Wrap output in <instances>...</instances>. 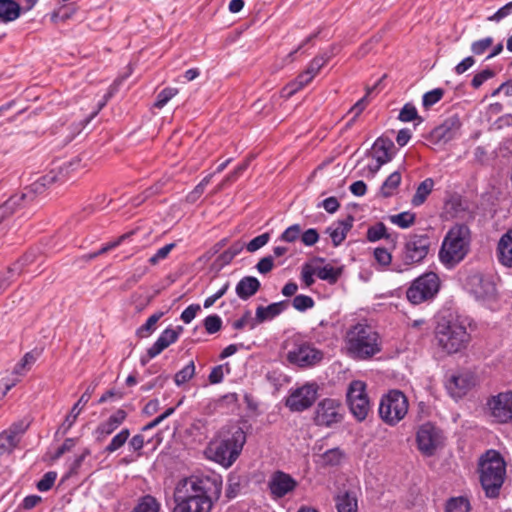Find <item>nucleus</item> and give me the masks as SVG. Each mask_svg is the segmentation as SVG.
Listing matches in <instances>:
<instances>
[{
  "label": "nucleus",
  "instance_id": "1",
  "mask_svg": "<svg viewBox=\"0 0 512 512\" xmlns=\"http://www.w3.org/2000/svg\"><path fill=\"white\" fill-rule=\"evenodd\" d=\"M222 491L220 475L192 476L181 480L174 491L172 512H211Z\"/></svg>",
  "mask_w": 512,
  "mask_h": 512
},
{
  "label": "nucleus",
  "instance_id": "2",
  "mask_svg": "<svg viewBox=\"0 0 512 512\" xmlns=\"http://www.w3.org/2000/svg\"><path fill=\"white\" fill-rule=\"evenodd\" d=\"M436 346L446 355L461 353L471 342L465 320L460 317H442L434 329Z\"/></svg>",
  "mask_w": 512,
  "mask_h": 512
},
{
  "label": "nucleus",
  "instance_id": "3",
  "mask_svg": "<svg viewBox=\"0 0 512 512\" xmlns=\"http://www.w3.org/2000/svg\"><path fill=\"white\" fill-rule=\"evenodd\" d=\"M348 355L356 360H367L381 351V338L378 332L367 324L351 326L345 335Z\"/></svg>",
  "mask_w": 512,
  "mask_h": 512
},
{
  "label": "nucleus",
  "instance_id": "4",
  "mask_svg": "<svg viewBox=\"0 0 512 512\" xmlns=\"http://www.w3.org/2000/svg\"><path fill=\"white\" fill-rule=\"evenodd\" d=\"M471 231L465 224H455L446 233L441 248L439 259L446 268L458 265L470 251Z\"/></svg>",
  "mask_w": 512,
  "mask_h": 512
},
{
  "label": "nucleus",
  "instance_id": "5",
  "mask_svg": "<svg viewBox=\"0 0 512 512\" xmlns=\"http://www.w3.org/2000/svg\"><path fill=\"white\" fill-rule=\"evenodd\" d=\"M478 472L486 496L497 497L506 476V463L500 452L487 450L479 459Z\"/></svg>",
  "mask_w": 512,
  "mask_h": 512
},
{
  "label": "nucleus",
  "instance_id": "6",
  "mask_svg": "<svg viewBox=\"0 0 512 512\" xmlns=\"http://www.w3.org/2000/svg\"><path fill=\"white\" fill-rule=\"evenodd\" d=\"M245 442V432L242 428L235 427L229 435L211 441L208 452L212 460L228 468L240 455Z\"/></svg>",
  "mask_w": 512,
  "mask_h": 512
},
{
  "label": "nucleus",
  "instance_id": "7",
  "mask_svg": "<svg viewBox=\"0 0 512 512\" xmlns=\"http://www.w3.org/2000/svg\"><path fill=\"white\" fill-rule=\"evenodd\" d=\"M56 181V176L47 174L41 178V182L34 183L32 188H26L25 191L12 195L0 206V236L4 235L7 224V219L20 209L29 206L36 199L35 192L39 186H45Z\"/></svg>",
  "mask_w": 512,
  "mask_h": 512
},
{
  "label": "nucleus",
  "instance_id": "8",
  "mask_svg": "<svg viewBox=\"0 0 512 512\" xmlns=\"http://www.w3.org/2000/svg\"><path fill=\"white\" fill-rule=\"evenodd\" d=\"M408 399L400 390H390L381 398L379 416L388 425L395 426L408 412Z\"/></svg>",
  "mask_w": 512,
  "mask_h": 512
},
{
  "label": "nucleus",
  "instance_id": "9",
  "mask_svg": "<svg viewBox=\"0 0 512 512\" xmlns=\"http://www.w3.org/2000/svg\"><path fill=\"white\" fill-rule=\"evenodd\" d=\"M431 246L430 237L427 234H409L401 250L402 264L410 267L420 264L427 257Z\"/></svg>",
  "mask_w": 512,
  "mask_h": 512
},
{
  "label": "nucleus",
  "instance_id": "10",
  "mask_svg": "<svg viewBox=\"0 0 512 512\" xmlns=\"http://www.w3.org/2000/svg\"><path fill=\"white\" fill-rule=\"evenodd\" d=\"M440 289V279L434 272H427L416 278L406 291L412 304H420L435 297Z\"/></svg>",
  "mask_w": 512,
  "mask_h": 512
},
{
  "label": "nucleus",
  "instance_id": "11",
  "mask_svg": "<svg viewBox=\"0 0 512 512\" xmlns=\"http://www.w3.org/2000/svg\"><path fill=\"white\" fill-rule=\"evenodd\" d=\"M346 397L353 416L358 421H363L370 411V402L366 393L365 382L360 380L352 381L349 384Z\"/></svg>",
  "mask_w": 512,
  "mask_h": 512
},
{
  "label": "nucleus",
  "instance_id": "12",
  "mask_svg": "<svg viewBox=\"0 0 512 512\" xmlns=\"http://www.w3.org/2000/svg\"><path fill=\"white\" fill-rule=\"evenodd\" d=\"M323 359V352L304 341L295 342L287 353V360L299 367H311Z\"/></svg>",
  "mask_w": 512,
  "mask_h": 512
},
{
  "label": "nucleus",
  "instance_id": "13",
  "mask_svg": "<svg viewBox=\"0 0 512 512\" xmlns=\"http://www.w3.org/2000/svg\"><path fill=\"white\" fill-rule=\"evenodd\" d=\"M341 410L342 406L338 400L332 398L321 400L314 411V424L320 427H331L341 422L343 418Z\"/></svg>",
  "mask_w": 512,
  "mask_h": 512
},
{
  "label": "nucleus",
  "instance_id": "14",
  "mask_svg": "<svg viewBox=\"0 0 512 512\" xmlns=\"http://www.w3.org/2000/svg\"><path fill=\"white\" fill-rule=\"evenodd\" d=\"M318 387L307 383L293 390L286 399V406L293 412H302L313 405L317 399Z\"/></svg>",
  "mask_w": 512,
  "mask_h": 512
},
{
  "label": "nucleus",
  "instance_id": "15",
  "mask_svg": "<svg viewBox=\"0 0 512 512\" xmlns=\"http://www.w3.org/2000/svg\"><path fill=\"white\" fill-rule=\"evenodd\" d=\"M461 127L460 117L457 114L451 115L430 132L429 138L435 144L447 143L460 137Z\"/></svg>",
  "mask_w": 512,
  "mask_h": 512
},
{
  "label": "nucleus",
  "instance_id": "16",
  "mask_svg": "<svg viewBox=\"0 0 512 512\" xmlns=\"http://www.w3.org/2000/svg\"><path fill=\"white\" fill-rule=\"evenodd\" d=\"M416 442L422 454L432 456L441 444V433L432 423H424L417 431Z\"/></svg>",
  "mask_w": 512,
  "mask_h": 512
},
{
  "label": "nucleus",
  "instance_id": "17",
  "mask_svg": "<svg viewBox=\"0 0 512 512\" xmlns=\"http://www.w3.org/2000/svg\"><path fill=\"white\" fill-rule=\"evenodd\" d=\"M487 406L496 422H512V392H502L492 396L488 400Z\"/></svg>",
  "mask_w": 512,
  "mask_h": 512
},
{
  "label": "nucleus",
  "instance_id": "18",
  "mask_svg": "<svg viewBox=\"0 0 512 512\" xmlns=\"http://www.w3.org/2000/svg\"><path fill=\"white\" fill-rule=\"evenodd\" d=\"M268 486L274 498H282L297 487V481L283 471H276L272 474Z\"/></svg>",
  "mask_w": 512,
  "mask_h": 512
},
{
  "label": "nucleus",
  "instance_id": "19",
  "mask_svg": "<svg viewBox=\"0 0 512 512\" xmlns=\"http://www.w3.org/2000/svg\"><path fill=\"white\" fill-rule=\"evenodd\" d=\"M467 286L470 292L478 299L489 298L496 292L494 282L480 273L469 276L467 279Z\"/></svg>",
  "mask_w": 512,
  "mask_h": 512
},
{
  "label": "nucleus",
  "instance_id": "20",
  "mask_svg": "<svg viewBox=\"0 0 512 512\" xmlns=\"http://www.w3.org/2000/svg\"><path fill=\"white\" fill-rule=\"evenodd\" d=\"M126 417V411L118 409L106 421L101 422L94 431L96 441L100 443L103 442L109 435L120 427Z\"/></svg>",
  "mask_w": 512,
  "mask_h": 512
},
{
  "label": "nucleus",
  "instance_id": "21",
  "mask_svg": "<svg viewBox=\"0 0 512 512\" xmlns=\"http://www.w3.org/2000/svg\"><path fill=\"white\" fill-rule=\"evenodd\" d=\"M474 385V378L469 373L453 374L446 381L445 387L453 398H461Z\"/></svg>",
  "mask_w": 512,
  "mask_h": 512
},
{
  "label": "nucleus",
  "instance_id": "22",
  "mask_svg": "<svg viewBox=\"0 0 512 512\" xmlns=\"http://www.w3.org/2000/svg\"><path fill=\"white\" fill-rule=\"evenodd\" d=\"M32 261L33 257L30 254H26L6 271L0 272V294L22 273L23 267Z\"/></svg>",
  "mask_w": 512,
  "mask_h": 512
},
{
  "label": "nucleus",
  "instance_id": "23",
  "mask_svg": "<svg viewBox=\"0 0 512 512\" xmlns=\"http://www.w3.org/2000/svg\"><path fill=\"white\" fill-rule=\"evenodd\" d=\"M372 150L376 162L384 165L393 159L395 145L389 138L379 137L374 142Z\"/></svg>",
  "mask_w": 512,
  "mask_h": 512
},
{
  "label": "nucleus",
  "instance_id": "24",
  "mask_svg": "<svg viewBox=\"0 0 512 512\" xmlns=\"http://www.w3.org/2000/svg\"><path fill=\"white\" fill-rule=\"evenodd\" d=\"M290 305L289 300H282L269 304L268 306H258L255 313L256 323H263L268 320H272L275 317L282 314L288 309Z\"/></svg>",
  "mask_w": 512,
  "mask_h": 512
},
{
  "label": "nucleus",
  "instance_id": "25",
  "mask_svg": "<svg viewBox=\"0 0 512 512\" xmlns=\"http://www.w3.org/2000/svg\"><path fill=\"white\" fill-rule=\"evenodd\" d=\"M353 221V216L348 215L344 220L337 221L326 229L335 247L345 240L347 233L353 226Z\"/></svg>",
  "mask_w": 512,
  "mask_h": 512
},
{
  "label": "nucleus",
  "instance_id": "26",
  "mask_svg": "<svg viewBox=\"0 0 512 512\" xmlns=\"http://www.w3.org/2000/svg\"><path fill=\"white\" fill-rule=\"evenodd\" d=\"M177 341V332L172 328H166L161 332L155 343L147 349L148 360L161 354L166 348Z\"/></svg>",
  "mask_w": 512,
  "mask_h": 512
},
{
  "label": "nucleus",
  "instance_id": "27",
  "mask_svg": "<svg viewBox=\"0 0 512 512\" xmlns=\"http://www.w3.org/2000/svg\"><path fill=\"white\" fill-rule=\"evenodd\" d=\"M92 395V392L86 390L79 398V400L73 405L70 413L64 419L59 430L62 431V434H66L74 425L77 420L78 415L82 411L83 407L88 403Z\"/></svg>",
  "mask_w": 512,
  "mask_h": 512
},
{
  "label": "nucleus",
  "instance_id": "28",
  "mask_svg": "<svg viewBox=\"0 0 512 512\" xmlns=\"http://www.w3.org/2000/svg\"><path fill=\"white\" fill-rule=\"evenodd\" d=\"M261 283L254 276H245L237 283L235 292L237 296L246 301L254 296L260 289Z\"/></svg>",
  "mask_w": 512,
  "mask_h": 512
},
{
  "label": "nucleus",
  "instance_id": "29",
  "mask_svg": "<svg viewBox=\"0 0 512 512\" xmlns=\"http://www.w3.org/2000/svg\"><path fill=\"white\" fill-rule=\"evenodd\" d=\"M334 501L337 512H358V499L354 491H341Z\"/></svg>",
  "mask_w": 512,
  "mask_h": 512
},
{
  "label": "nucleus",
  "instance_id": "30",
  "mask_svg": "<svg viewBox=\"0 0 512 512\" xmlns=\"http://www.w3.org/2000/svg\"><path fill=\"white\" fill-rule=\"evenodd\" d=\"M497 251L499 262L512 268V230H509L500 238Z\"/></svg>",
  "mask_w": 512,
  "mask_h": 512
},
{
  "label": "nucleus",
  "instance_id": "31",
  "mask_svg": "<svg viewBox=\"0 0 512 512\" xmlns=\"http://www.w3.org/2000/svg\"><path fill=\"white\" fill-rule=\"evenodd\" d=\"M329 59L330 55L327 53L317 55L310 61L307 68L302 73H300V75L303 76L305 81L310 83L319 73L322 67H324L325 64L329 61Z\"/></svg>",
  "mask_w": 512,
  "mask_h": 512
},
{
  "label": "nucleus",
  "instance_id": "32",
  "mask_svg": "<svg viewBox=\"0 0 512 512\" xmlns=\"http://www.w3.org/2000/svg\"><path fill=\"white\" fill-rule=\"evenodd\" d=\"M20 15V6L13 0H0V18L5 21H13Z\"/></svg>",
  "mask_w": 512,
  "mask_h": 512
},
{
  "label": "nucleus",
  "instance_id": "33",
  "mask_svg": "<svg viewBox=\"0 0 512 512\" xmlns=\"http://www.w3.org/2000/svg\"><path fill=\"white\" fill-rule=\"evenodd\" d=\"M434 180L432 178H426L423 180L417 187L416 192L411 200L414 206L422 205L429 194L432 192L434 188Z\"/></svg>",
  "mask_w": 512,
  "mask_h": 512
},
{
  "label": "nucleus",
  "instance_id": "34",
  "mask_svg": "<svg viewBox=\"0 0 512 512\" xmlns=\"http://www.w3.org/2000/svg\"><path fill=\"white\" fill-rule=\"evenodd\" d=\"M344 457V452L336 447L325 451L319 455L318 463L322 467L337 466L341 463Z\"/></svg>",
  "mask_w": 512,
  "mask_h": 512
},
{
  "label": "nucleus",
  "instance_id": "35",
  "mask_svg": "<svg viewBox=\"0 0 512 512\" xmlns=\"http://www.w3.org/2000/svg\"><path fill=\"white\" fill-rule=\"evenodd\" d=\"M315 275L324 281H327L329 284H335L339 280L342 275L341 267H333L329 264L323 267L315 268Z\"/></svg>",
  "mask_w": 512,
  "mask_h": 512
},
{
  "label": "nucleus",
  "instance_id": "36",
  "mask_svg": "<svg viewBox=\"0 0 512 512\" xmlns=\"http://www.w3.org/2000/svg\"><path fill=\"white\" fill-rule=\"evenodd\" d=\"M164 313L159 311L151 315L146 322L136 330V335L139 338H146L150 336L155 330L157 322L163 317Z\"/></svg>",
  "mask_w": 512,
  "mask_h": 512
},
{
  "label": "nucleus",
  "instance_id": "37",
  "mask_svg": "<svg viewBox=\"0 0 512 512\" xmlns=\"http://www.w3.org/2000/svg\"><path fill=\"white\" fill-rule=\"evenodd\" d=\"M401 183V174L398 171L391 173L387 179L383 182L380 193L383 197L387 198L393 195L395 189Z\"/></svg>",
  "mask_w": 512,
  "mask_h": 512
},
{
  "label": "nucleus",
  "instance_id": "38",
  "mask_svg": "<svg viewBox=\"0 0 512 512\" xmlns=\"http://www.w3.org/2000/svg\"><path fill=\"white\" fill-rule=\"evenodd\" d=\"M130 436V430L128 428H123L119 433H117L110 441V443L105 447V452L111 454L121 447L128 441Z\"/></svg>",
  "mask_w": 512,
  "mask_h": 512
},
{
  "label": "nucleus",
  "instance_id": "39",
  "mask_svg": "<svg viewBox=\"0 0 512 512\" xmlns=\"http://www.w3.org/2000/svg\"><path fill=\"white\" fill-rule=\"evenodd\" d=\"M366 238L369 242H376L383 238L389 240L391 239V234L387 233V228L384 223L378 222L368 228Z\"/></svg>",
  "mask_w": 512,
  "mask_h": 512
},
{
  "label": "nucleus",
  "instance_id": "40",
  "mask_svg": "<svg viewBox=\"0 0 512 512\" xmlns=\"http://www.w3.org/2000/svg\"><path fill=\"white\" fill-rule=\"evenodd\" d=\"M160 504L151 495L143 496L131 512H159Z\"/></svg>",
  "mask_w": 512,
  "mask_h": 512
},
{
  "label": "nucleus",
  "instance_id": "41",
  "mask_svg": "<svg viewBox=\"0 0 512 512\" xmlns=\"http://www.w3.org/2000/svg\"><path fill=\"white\" fill-rule=\"evenodd\" d=\"M195 375L194 361H190L186 366L179 370L174 376V382L177 386H181L191 380Z\"/></svg>",
  "mask_w": 512,
  "mask_h": 512
},
{
  "label": "nucleus",
  "instance_id": "42",
  "mask_svg": "<svg viewBox=\"0 0 512 512\" xmlns=\"http://www.w3.org/2000/svg\"><path fill=\"white\" fill-rule=\"evenodd\" d=\"M389 219L393 224L399 226L402 229H406L414 224L416 215L415 213L406 211L396 215H392L390 216Z\"/></svg>",
  "mask_w": 512,
  "mask_h": 512
},
{
  "label": "nucleus",
  "instance_id": "43",
  "mask_svg": "<svg viewBox=\"0 0 512 512\" xmlns=\"http://www.w3.org/2000/svg\"><path fill=\"white\" fill-rule=\"evenodd\" d=\"M243 248L244 244L237 241L233 243L227 250L222 252L218 257V260L222 265H227L231 263V261L243 250Z\"/></svg>",
  "mask_w": 512,
  "mask_h": 512
},
{
  "label": "nucleus",
  "instance_id": "44",
  "mask_svg": "<svg viewBox=\"0 0 512 512\" xmlns=\"http://www.w3.org/2000/svg\"><path fill=\"white\" fill-rule=\"evenodd\" d=\"M470 509L469 501L464 497H456L448 500L445 512H468Z\"/></svg>",
  "mask_w": 512,
  "mask_h": 512
},
{
  "label": "nucleus",
  "instance_id": "45",
  "mask_svg": "<svg viewBox=\"0 0 512 512\" xmlns=\"http://www.w3.org/2000/svg\"><path fill=\"white\" fill-rule=\"evenodd\" d=\"M444 96V90L442 88H435L431 91L426 92L422 97V105L425 109L431 108L434 104L439 102Z\"/></svg>",
  "mask_w": 512,
  "mask_h": 512
},
{
  "label": "nucleus",
  "instance_id": "46",
  "mask_svg": "<svg viewBox=\"0 0 512 512\" xmlns=\"http://www.w3.org/2000/svg\"><path fill=\"white\" fill-rule=\"evenodd\" d=\"M292 306L300 312H304L314 307L315 302L312 297L304 294L296 295L292 302Z\"/></svg>",
  "mask_w": 512,
  "mask_h": 512
},
{
  "label": "nucleus",
  "instance_id": "47",
  "mask_svg": "<svg viewBox=\"0 0 512 512\" xmlns=\"http://www.w3.org/2000/svg\"><path fill=\"white\" fill-rule=\"evenodd\" d=\"M309 83L305 81L303 76L300 74L297 76V78L291 82H289L284 88H283V94L286 97L293 96L296 92L304 88Z\"/></svg>",
  "mask_w": 512,
  "mask_h": 512
},
{
  "label": "nucleus",
  "instance_id": "48",
  "mask_svg": "<svg viewBox=\"0 0 512 512\" xmlns=\"http://www.w3.org/2000/svg\"><path fill=\"white\" fill-rule=\"evenodd\" d=\"M177 93L178 90L176 88H164L158 93L154 106L158 109L163 108Z\"/></svg>",
  "mask_w": 512,
  "mask_h": 512
},
{
  "label": "nucleus",
  "instance_id": "49",
  "mask_svg": "<svg viewBox=\"0 0 512 512\" xmlns=\"http://www.w3.org/2000/svg\"><path fill=\"white\" fill-rule=\"evenodd\" d=\"M301 226L299 224H293L289 226L279 237L280 241L293 243L301 237Z\"/></svg>",
  "mask_w": 512,
  "mask_h": 512
},
{
  "label": "nucleus",
  "instance_id": "50",
  "mask_svg": "<svg viewBox=\"0 0 512 512\" xmlns=\"http://www.w3.org/2000/svg\"><path fill=\"white\" fill-rule=\"evenodd\" d=\"M36 361V357L32 352H27L23 358L15 365L13 373L16 375H23L26 370L30 368Z\"/></svg>",
  "mask_w": 512,
  "mask_h": 512
},
{
  "label": "nucleus",
  "instance_id": "51",
  "mask_svg": "<svg viewBox=\"0 0 512 512\" xmlns=\"http://www.w3.org/2000/svg\"><path fill=\"white\" fill-rule=\"evenodd\" d=\"M398 119L402 122H410L416 119L422 121L418 116L416 107L411 103H406L401 109Z\"/></svg>",
  "mask_w": 512,
  "mask_h": 512
},
{
  "label": "nucleus",
  "instance_id": "52",
  "mask_svg": "<svg viewBox=\"0 0 512 512\" xmlns=\"http://www.w3.org/2000/svg\"><path fill=\"white\" fill-rule=\"evenodd\" d=\"M494 43V39L490 36L472 42L471 51L474 55L484 54Z\"/></svg>",
  "mask_w": 512,
  "mask_h": 512
},
{
  "label": "nucleus",
  "instance_id": "53",
  "mask_svg": "<svg viewBox=\"0 0 512 512\" xmlns=\"http://www.w3.org/2000/svg\"><path fill=\"white\" fill-rule=\"evenodd\" d=\"M57 478V473L55 471H49L43 475V477L37 482V489L41 492H46L50 490Z\"/></svg>",
  "mask_w": 512,
  "mask_h": 512
},
{
  "label": "nucleus",
  "instance_id": "54",
  "mask_svg": "<svg viewBox=\"0 0 512 512\" xmlns=\"http://www.w3.org/2000/svg\"><path fill=\"white\" fill-rule=\"evenodd\" d=\"M204 327L207 333L214 334L222 327V320L218 315H209L204 319Z\"/></svg>",
  "mask_w": 512,
  "mask_h": 512
},
{
  "label": "nucleus",
  "instance_id": "55",
  "mask_svg": "<svg viewBox=\"0 0 512 512\" xmlns=\"http://www.w3.org/2000/svg\"><path fill=\"white\" fill-rule=\"evenodd\" d=\"M175 246V243L166 244L165 246L158 249L157 252L149 258L148 262L151 265L158 264L159 261L164 260L165 258L168 257L169 253L173 250Z\"/></svg>",
  "mask_w": 512,
  "mask_h": 512
},
{
  "label": "nucleus",
  "instance_id": "56",
  "mask_svg": "<svg viewBox=\"0 0 512 512\" xmlns=\"http://www.w3.org/2000/svg\"><path fill=\"white\" fill-rule=\"evenodd\" d=\"M270 239L269 233H263L255 238H253L251 241H249L246 244V249L249 252H255L265 246Z\"/></svg>",
  "mask_w": 512,
  "mask_h": 512
},
{
  "label": "nucleus",
  "instance_id": "57",
  "mask_svg": "<svg viewBox=\"0 0 512 512\" xmlns=\"http://www.w3.org/2000/svg\"><path fill=\"white\" fill-rule=\"evenodd\" d=\"M495 76V72L491 69H485L474 75L471 80V86L478 89L485 81Z\"/></svg>",
  "mask_w": 512,
  "mask_h": 512
},
{
  "label": "nucleus",
  "instance_id": "58",
  "mask_svg": "<svg viewBox=\"0 0 512 512\" xmlns=\"http://www.w3.org/2000/svg\"><path fill=\"white\" fill-rule=\"evenodd\" d=\"M374 258L376 262L381 266H388L391 264L392 261L391 253L387 249L382 247L375 248Z\"/></svg>",
  "mask_w": 512,
  "mask_h": 512
},
{
  "label": "nucleus",
  "instance_id": "59",
  "mask_svg": "<svg viewBox=\"0 0 512 512\" xmlns=\"http://www.w3.org/2000/svg\"><path fill=\"white\" fill-rule=\"evenodd\" d=\"M300 239L305 246H313L319 240V234L316 229L310 228L303 233L301 232Z\"/></svg>",
  "mask_w": 512,
  "mask_h": 512
},
{
  "label": "nucleus",
  "instance_id": "60",
  "mask_svg": "<svg viewBox=\"0 0 512 512\" xmlns=\"http://www.w3.org/2000/svg\"><path fill=\"white\" fill-rule=\"evenodd\" d=\"M510 14H512V1L499 8L493 15L488 17V20L499 22Z\"/></svg>",
  "mask_w": 512,
  "mask_h": 512
},
{
  "label": "nucleus",
  "instance_id": "61",
  "mask_svg": "<svg viewBox=\"0 0 512 512\" xmlns=\"http://www.w3.org/2000/svg\"><path fill=\"white\" fill-rule=\"evenodd\" d=\"M145 445V439L142 434H136L134 435L128 442V447L130 450L137 452V456H141V450L143 449Z\"/></svg>",
  "mask_w": 512,
  "mask_h": 512
},
{
  "label": "nucleus",
  "instance_id": "62",
  "mask_svg": "<svg viewBox=\"0 0 512 512\" xmlns=\"http://www.w3.org/2000/svg\"><path fill=\"white\" fill-rule=\"evenodd\" d=\"M200 305L199 304H191L189 305L184 311L181 313V320L185 324H189L197 315V313L200 311Z\"/></svg>",
  "mask_w": 512,
  "mask_h": 512
},
{
  "label": "nucleus",
  "instance_id": "63",
  "mask_svg": "<svg viewBox=\"0 0 512 512\" xmlns=\"http://www.w3.org/2000/svg\"><path fill=\"white\" fill-rule=\"evenodd\" d=\"M250 323V328L253 329L257 324L256 321L251 319V312L246 311L241 318L233 322V328L236 330L243 329L246 325Z\"/></svg>",
  "mask_w": 512,
  "mask_h": 512
},
{
  "label": "nucleus",
  "instance_id": "64",
  "mask_svg": "<svg viewBox=\"0 0 512 512\" xmlns=\"http://www.w3.org/2000/svg\"><path fill=\"white\" fill-rule=\"evenodd\" d=\"M273 267H274L273 257L270 255L260 259L256 265V269L261 274L269 273L273 269Z\"/></svg>",
  "mask_w": 512,
  "mask_h": 512
}]
</instances>
